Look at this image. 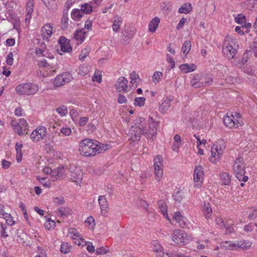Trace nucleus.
I'll list each match as a JSON object with an SVG mask.
<instances>
[{"mask_svg":"<svg viewBox=\"0 0 257 257\" xmlns=\"http://www.w3.org/2000/svg\"><path fill=\"white\" fill-rule=\"evenodd\" d=\"M107 144H100L96 141L85 139L79 144L80 154L85 157H92L96 154H99L108 149Z\"/></svg>","mask_w":257,"mask_h":257,"instance_id":"1","label":"nucleus"},{"mask_svg":"<svg viewBox=\"0 0 257 257\" xmlns=\"http://www.w3.org/2000/svg\"><path fill=\"white\" fill-rule=\"evenodd\" d=\"M146 125V119L142 117L137 118L135 120L134 125L132 126L130 130L132 138L134 137L135 140H139L142 135H144L147 137H150V132L148 128H145Z\"/></svg>","mask_w":257,"mask_h":257,"instance_id":"2","label":"nucleus"},{"mask_svg":"<svg viewBox=\"0 0 257 257\" xmlns=\"http://www.w3.org/2000/svg\"><path fill=\"white\" fill-rule=\"evenodd\" d=\"M233 170L236 178L240 181L246 182L248 177L244 175L245 167L243 163V159L241 157H237L233 165Z\"/></svg>","mask_w":257,"mask_h":257,"instance_id":"3","label":"nucleus"},{"mask_svg":"<svg viewBox=\"0 0 257 257\" xmlns=\"http://www.w3.org/2000/svg\"><path fill=\"white\" fill-rule=\"evenodd\" d=\"M237 47L233 41H230L228 37H226L223 44L222 52L228 60H231L237 53Z\"/></svg>","mask_w":257,"mask_h":257,"instance_id":"4","label":"nucleus"},{"mask_svg":"<svg viewBox=\"0 0 257 257\" xmlns=\"http://www.w3.org/2000/svg\"><path fill=\"white\" fill-rule=\"evenodd\" d=\"M16 91L20 95H33L38 91V87L32 83H22L16 87Z\"/></svg>","mask_w":257,"mask_h":257,"instance_id":"5","label":"nucleus"},{"mask_svg":"<svg viewBox=\"0 0 257 257\" xmlns=\"http://www.w3.org/2000/svg\"><path fill=\"white\" fill-rule=\"evenodd\" d=\"M172 240L177 244H187L192 240V237L184 231L175 229L173 231Z\"/></svg>","mask_w":257,"mask_h":257,"instance_id":"6","label":"nucleus"},{"mask_svg":"<svg viewBox=\"0 0 257 257\" xmlns=\"http://www.w3.org/2000/svg\"><path fill=\"white\" fill-rule=\"evenodd\" d=\"M47 129L43 126H39L33 131L30 138L33 142L43 140L46 136Z\"/></svg>","mask_w":257,"mask_h":257,"instance_id":"7","label":"nucleus"},{"mask_svg":"<svg viewBox=\"0 0 257 257\" xmlns=\"http://www.w3.org/2000/svg\"><path fill=\"white\" fill-rule=\"evenodd\" d=\"M204 176V169L201 165H197L195 167L194 173V186L197 188H200Z\"/></svg>","mask_w":257,"mask_h":257,"instance_id":"8","label":"nucleus"},{"mask_svg":"<svg viewBox=\"0 0 257 257\" xmlns=\"http://www.w3.org/2000/svg\"><path fill=\"white\" fill-rule=\"evenodd\" d=\"M72 78V75L69 72L63 73L56 77L54 81V85L57 87L61 86L69 82Z\"/></svg>","mask_w":257,"mask_h":257,"instance_id":"9","label":"nucleus"},{"mask_svg":"<svg viewBox=\"0 0 257 257\" xmlns=\"http://www.w3.org/2000/svg\"><path fill=\"white\" fill-rule=\"evenodd\" d=\"M222 148L217 145H213L211 149V156L210 161L213 163H216L218 161L223 154Z\"/></svg>","mask_w":257,"mask_h":257,"instance_id":"10","label":"nucleus"},{"mask_svg":"<svg viewBox=\"0 0 257 257\" xmlns=\"http://www.w3.org/2000/svg\"><path fill=\"white\" fill-rule=\"evenodd\" d=\"M234 119V116L232 114L227 113V115L224 117L223 121L225 126L229 128H232L234 126L238 127L239 126H240L238 120Z\"/></svg>","mask_w":257,"mask_h":257,"instance_id":"11","label":"nucleus"},{"mask_svg":"<svg viewBox=\"0 0 257 257\" xmlns=\"http://www.w3.org/2000/svg\"><path fill=\"white\" fill-rule=\"evenodd\" d=\"M148 121L149 125L148 131L150 132V136H151L149 138L152 139L157 135V129L159 126V121L155 120L153 116H150Z\"/></svg>","mask_w":257,"mask_h":257,"instance_id":"12","label":"nucleus"},{"mask_svg":"<svg viewBox=\"0 0 257 257\" xmlns=\"http://www.w3.org/2000/svg\"><path fill=\"white\" fill-rule=\"evenodd\" d=\"M128 81L124 77L121 76L118 78L115 84L116 90L119 91L127 92Z\"/></svg>","mask_w":257,"mask_h":257,"instance_id":"13","label":"nucleus"},{"mask_svg":"<svg viewBox=\"0 0 257 257\" xmlns=\"http://www.w3.org/2000/svg\"><path fill=\"white\" fill-rule=\"evenodd\" d=\"M70 41L63 36H61L59 40L58 43L60 45L61 50L64 52H69L72 50L70 45Z\"/></svg>","mask_w":257,"mask_h":257,"instance_id":"14","label":"nucleus"},{"mask_svg":"<svg viewBox=\"0 0 257 257\" xmlns=\"http://www.w3.org/2000/svg\"><path fill=\"white\" fill-rule=\"evenodd\" d=\"M204 76L201 74H197L192 78L191 84L194 88H199L203 87Z\"/></svg>","mask_w":257,"mask_h":257,"instance_id":"15","label":"nucleus"},{"mask_svg":"<svg viewBox=\"0 0 257 257\" xmlns=\"http://www.w3.org/2000/svg\"><path fill=\"white\" fill-rule=\"evenodd\" d=\"M225 243L228 244V248L229 249H234L238 248L247 249L250 246V244L249 243H247V244H246L245 242L242 241H238L237 243H231L230 242L226 241Z\"/></svg>","mask_w":257,"mask_h":257,"instance_id":"16","label":"nucleus"},{"mask_svg":"<svg viewBox=\"0 0 257 257\" xmlns=\"http://www.w3.org/2000/svg\"><path fill=\"white\" fill-rule=\"evenodd\" d=\"M173 218L179 223L181 228H185L187 224L188 220L179 211L174 213Z\"/></svg>","mask_w":257,"mask_h":257,"instance_id":"17","label":"nucleus"},{"mask_svg":"<svg viewBox=\"0 0 257 257\" xmlns=\"http://www.w3.org/2000/svg\"><path fill=\"white\" fill-rule=\"evenodd\" d=\"M154 168L156 179L158 182L160 181V171L161 169V158L160 156H156L154 159Z\"/></svg>","mask_w":257,"mask_h":257,"instance_id":"18","label":"nucleus"},{"mask_svg":"<svg viewBox=\"0 0 257 257\" xmlns=\"http://www.w3.org/2000/svg\"><path fill=\"white\" fill-rule=\"evenodd\" d=\"M202 211L205 218L208 219L211 218L212 215V210L210 204L208 202H204L201 207Z\"/></svg>","mask_w":257,"mask_h":257,"instance_id":"19","label":"nucleus"},{"mask_svg":"<svg viewBox=\"0 0 257 257\" xmlns=\"http://www.w3.org/2000/svg\"><path fill=\"white\" fill-rule=\"evenodd\" d=\"M52 31V27L50 25V24H47L45 25L42 28V32L43 38L47 40L50 38L53 34Z\"/></svg>","mask_w":257,"mask_h":257,"instance_id":"20","label":"nucleus"},{"mask_svg":"<svg viewBox=\"0 0 257 257\" xmlns=\"http://www.w3.org/2000/svg\"><path fill=\"white\" fill-rule=\"evenodd\" d=\"M38 65L40 67L45 68L49 72L55 71V67L53 66V64H51L48 62L45 59L40 60Z\"/></svg>","mask_w":257,"mask_h":257,"instance_id":"21","label":"nucleus"},{"mask_svg":"<svg viewBox=\"0 0 257 257\" xmlns=\"http://www.w3.org/2000/svg\"><path fill=\"white\" fill-rule=\"evenodd\" d=\"M98 203L100 207L102 213L105 214L108 208V203L104 196H100L98 198Z\"/></svg>","mask_w":257,"mask_h":257,"instance_id":"22","label":"nucleus"},{"mask_svg":"<svg viewBox=\"0 0 257 257\" xmlns=\"http://www.w3.org/2000/svg\"><path fill=\"white\" fill-rule=\"evenodd\" d=\"M86 33V32L84 29H79L75 31L74 35V38L77 41L82 43L85 39Z\"/></svg>","mask_w":257,"mask_h":257,"instance_id":"23","label":"nucleus"},{"mask_svg":"<svg viewBox=\"0 0 257 257\" xmlns=\"http://www.w3.org/2000/svg\"><path fill=\"white\" fill-rule=\"evenodd\" d=\"M246 8L257 13V0H248L244 2Z\"/></svg>","mask_w":257,"mask_h":257,"instance_id":"24","label":"nucleus"},{"mask_svg":"<svg viewBox=\"0 0 257 257\" xmlns=\"http://www.w3.org/2000/svg\"><path fill=\"white\" fill-rule=\"evenodd\" d=\"M160 20L158 17L153 19L149 25V30L150 32H154L159 26Z\"/></svg>","mask_w":257,"mask_h":257,"instance_id":"25","label":"nucleus"},{"mask_svg":"<svg viewBox=\"0 0 257 257\" xmlns=\"http://www.w3.org/2000/svg\"><path fill=\"white\" fill-rule=\"evenodd\" d=\"M196 66L194 64L189 65L188 64L185 63L181 65L179 68L184 73H189L194 71L196 69Z\"/></svg>","mask_w":257,"mask_h":257,"instance_id":"26","label":"nucleus"},{"mask_svg":"<svg viewBox=\"0 0 257 257\" xmlns=\"http://www.w3.org/2000/svg\"><path fill=\"white\" fill-rule=\"evenodd\" d=\"M60 26L63 30L67 28L68 26V14L67 12H63Z\"/></svg>","mask_w":257,"mask_h":257,"instance_id":"27","label":"nucleus"},{"mask_svg":"<svg viewBox=\"0 0 257 257\" xmlns=\"http://www.w3.org/2000/svg\"><path fill=\"white\" fill-rule=\"evenodd\" d=\"M122 23V19L120 17L115 16L113 22L112 29L115 32H117L119 29V26Z\"/></svg>","mask_w":257,"mask_h":257,"instance_id":"28","label":"nucleus"},{"mask_svg":"<svg viewBox=\"0 0 257 257\" xmlns=\"http://www.w3.org/2000/svg\"><path fill=\"white\" fill-rule=\"evenodd\" d=\"M23 145L17 143L15 146L16 150L17 151V160L18 162H20L22 160L23 153L22 152V149L23 148Z\"/></svg>","mask_w":257,"mask_h":257,"instance_id":"29","label":"nucleus"},{"mask_svg":"<svg viewBox=\"0 0 257 257\" xmlns=\"http://www.w3.org/2000/svg\"><path fill=\"white\" fill-rule=\"evenodd\" d=\"M84 15L81 9H74L71 13V18L74 20H78Z\"/></svg>","mask_w":257,"mask_h":257,"instance_id":"30","label":"nucleus"},{"mask_svg":"<svg viewBox=\"0 0 257 257\" xmlns=\"http://www.w3.org/2000/svg\"><path fill=\"white\" fill-rule=\"evenodd\" d=\"M192 7L191 5L189 3H186L183 5L179 9L178 12L180 13L188 14L192 10Z\"/></svg>","mask_w":257,"mask_h":257,"instance_id":"31","label":"nucleus"},{"mask_svg":"<svg viewBox=\"0 0 257 257\" xmlns=\"http://www.w3.org/2000/svg\"><path fill=\"white\" fill-rule=\"evenodd\" d=\"M222 183L225 185H227L230 182V176L227 173L223 172L220 174Z\"/></svg>","mask_w":257,"mask_h":257,"instance_id":"32","label":"nucleus"},{"mask_svg":"<svg viewBox=\"0 0 257 257\" xmlns=\"http://www.w3.org/2000/svg\"><path fill=\"white\" fill-rule=\"evenodd\" d=\"M191 47V42L190 41H185L182 47V51L183 54L186 55L189 52Z\"/></svg>","mask_w":257,"mask_h":257,"instance_id":"33","label":"nucleus"},{"mask_svg":"<svg viewBox=\"0 0 257 257\" xmlns=\"http://www.w3.org/2000/svg\"><path fill=\"white\" fill-rule=\"evenodd\" d=\"M57 113L61 116L63 117L68 113V109L65 105H61L56 109Z\"/></svg>","mask_w":257,"mask_h":257,"instance_id":"34","label":"nucleus"},{"mask_svg":"<svg viewBox=\"0 0 257 257\" xmlns=\"http://www.w3.org/2000/svg\"><path fill=\"white\" fill-rule=\"evenodd\" d=\"M71 246L67 242H63L62 243L60 250L61 252L67 253L70 251Z\"/></svg>","mask_w":257,"mask_h":257,"instance_id":"35","label":"nucleus"},{"mask_svg":"<svg viewBox=\"0 0 257 257\" xmlns=\"http://www.w3.org/2000/svg\"><path fill=\"white\" fill-rule=\"evenodd\" d=\"M146 98L144 97H140L136 98L134 104L136 106L141 107L144 105Z\"/></svg>","mask_w":257,"mask_h":257,"instance_id":"36","label":"nucleus"},{"mask_svg":"<svg viewBox=\"0 0 257 257\" xmlns=\"http://www.w3.org/2000/svg\"><path fill=\"white\" fill-rule=\"evenodd\" d=\"M173 196L175 201L180 202L184 197L185 195L183 191L179 190L175 193Z\"/></svg>","mask_w":257,"mask_h":257,"instance_id":"37","label":"nucleus"},{"mask_svg":"<svg viewBox=\"0 0 257 257\" xmlns=\"http://www.w3.org/2000/svg\"><path fill=\"white\" fill-rule=\"evenodd\" d=\"M81 10L83 12L84 14H89L92 11V7L90 4H85L81 5Z\"/></svg>","mask_w":257,"mask_h":257,"instance_id":"38","label":"nucleus"},{"mask_svg":"<svg viewBox=\"0 0 257 257\" xmlns=\"http://www.w3.org/2000/svg\"><path fill=\"white\" fill-rule=\"evenodd\" d=\"M58 213L61 216H66L71 213V210L69 208H61L57 210Z\"/></svg>","mask_w":257,"mask_h":257,"instance_id":"39","label":"nucleus"},{"mask_svg":"<svg viewBox=\"0 0 257 257\" xmlns=\"http://www.w3.org/2000/svg\"><path fill=\"white\" fill-rule=\"evenodd\" d=\"M89 68L84 65L80 66L79 67L78 73L79 74L84 76L89 72Z\"/></svg>","mask_w":257,"mask_h":257,"instance_id":"40","label":"nucleus"},{"mask_svg":"<svg viewBox=\"0 0 257 257\" xmlns=\"http://www.w3.org/2000/svg\"><path fill=\"white\" fill-rule=\"evenodd\" d=\"M236 22L238 24H242L246 23L245 16L241 14H238L235 18Z\"/></svg>","mask_w":257,"mask_h":257,"instance_id":"41","label":"nucleus"},{"mask_svg":"<svg viewBox=\"0 0 257 257\" xmlns=\"http://www.w3.org/2000/svg\"><path fill=\"white\" fill-rule=\"evenodd\" d=\"M161 245L158 240H153L151 243V247L154 251L158 252L160 249Z\"/></svg>","mask_w":257,"mask_h":257,"instance_id":"42","label":"nucleus"},{"mask_svg":"<svg viewBox=\"0 0 257 257\" xmlns=\"http://www.w3.org/2000/svg\"><path fill=\"white\" fill-rule=\"evenodd\" d=\"M33 8L34 6L33 1L30 0L27 4L26 14L31 15L33 12Z\"/></svg>","mask_w":257,"mask_h":257,"instance_id":"43","label":"nucleus"},{"mask_svg":"<svg viewBox=\"0 0 257 257\" xmlns=\"http://www.w3.org/2000/svg\"><path fill=\"white\" fill-rule=\"evenodd\" d=\"M57 170V174L58 179H62L65 176V171L64 170V167L58 168Z\"/></svg>","mask_w":257,"mask_h":257,"instance_id":"44","label":"nucleus"},{"mask_svg":"<svg viewBox=\"0 0 257 257\" xmlns=\"http://www.w3.org/2000/svg\"><path fill=\"white\" fill-rule=\"evenodd\" d=\"M170 101L171 100L170 99L166 98L162 103V107H163L162 113H163V110L165 111L167 109H168L169 108V107L170 106Z\"/></svg>","mask_w":257,"mask_h":257,"instance_id":"45","label":"nucleus"},{"mask_svg":"<svg viewBox=\"0 0 257 257\" xmlns=\"http://www.w3.org/2000/svg\"><path fill=\"white\" fill-rule=\"evenodd\" d=\"M108 252H109L108 248H104L103 246L97 247L96 249V253L97 255L105 254Z\"/></svg>","mask_w":257,"mask_h":257,"instance_id":"46","label":"nucleus"},{"mask_svg":"<svg viewBox=\"0 0 257 257\" xmlns=\"http://www.w3.org/2000/svg\"><path fill=\"white\" fill-rule=\"evenodd\" d=\"M251 55V51L246 50L243 53L241 59V63L244 64L247 61L248 57Z\"/></svg>","mask_w":257,"mask_h":257,"instance_id":"47","label":"nucleus"},{"mask_svg":"<svg viewBox=\"0 0 257 257\" xmlns=\"http://www.w3.org/2000/svg\"><path fill=\"white\" fill-rule=\"evenodd\" d=\"M19 124L23 128L24 131H26L28 130L29 126L26 119L20 118L19 120Z\"/></svg>","mask_w":257,"mask_h":257,"instance_id":"48","label":"nucleus"},{"mask_svg":"<svg viewBox=\"0 0 257 257\" xmlns=\"http://www.w3.org/2000/svg\"><path fill=\"white\" fill-rule=\"evenodd\" d=\"M48 9H52L55 5V0H42Z\"/></svg>","mask_w":257,"mask_h":257,"instance_id":"49","label":"nucleus"},{"mask_svg":"<svg viewBox=\"0 0 257 257\" xmlns=\"http://www.w3.org/2000/svg\"><path fill=\"white\" fill-rule=\"evenodd\" d=\"M167 62L170 64L169 66V70L173 68L175 66V63L173 57L169 54L167 55Z\"/></svg>","mask_w":257,"mask_h":257,"instance_id":"50","label":"nucleus"},{"mask_svg":"<svg viewBox=\"0 0 257 257\" xmlns=\"http://www.w3.org/2000/svg\"><path fill=\"white\" fill-rule=\"evenodd\" d=\"M89 51L88 49L85 48L82 50L81 54L79 55V58L80 60L83 61L86 56L89 54Z\"/></svg>","mask_w":257,"mask_h":257,"instance_id":"51","label":"nucleus"},{"mask_svg":"<svg viewBox=\"0 0 257 257\" xmlns=\"http://www.w3.org/2000/svg\"><path fill=\"white\" fill-rule=\"evenodd\" d=\"M102 76L101 74L98 71L95 72L93 76L92 77V80L94 81H97L98 83L101 82Z\"/></svg>","mask_w":257,"mask_h":257,"instance_id":"52","label":"nucleus"},{"mask_svg":"<svg viewBox=\"0 0 257 257\" xmlns=\"http://www.w3.org/2000/svg\"><path fill=\"white\" fill-rule=\"evenodd\" d=\"M14 55L12 52H10L7 56L6 63L9 65H12L13 64Z\"/></svg>","mask_w":257,"mask_h":257,"instance_id":"53","label":"nucleus"},{"mask_svg":"<svg viewBox=\"0 0 257 257\" xmlns=\"http://www.w3.org/2000/svg\"><path fill=\"white\" fill-rule=\"evenodd\" d=\"M161 77V72L160 71H156L154 73L153 76V81L157 83L159 82L160 80Z\"/></svg>","mask_w":257,"mask_h":257,"instance_id":"54","label":"nucleus"},{"mask_svg":"<svg viewBox=\"0 0 257 257\" xmlns=\"http://www.w3.org/2000/svg\"><path fill=\"white\" fill-rule=\"evenodd\" d=\"M131 82L133 84L137 82V80L139 79V76L135 71H133L131 74Z\"/></svg>","mask_w":257,"mask_h":257,"instance_id":"55","label":"nucleus"},{"mask_svg":"<svg viewBox=\"0 0 257 257\" xmlns=\"http://www.w3.org/2000/svg\"><path fill=\"white\" fill-rule=\"evenodd\" d=\"M251 53H253L254 55L257 58V41H254L250 46Z\"/></svg>","mask_w":257,"mask_h":257,"instance_id":"56","label":"nucleus"},{"mask_svg":"<svg viewBox=\"0 0 257 257\" xmlns=\"http://www.w3.org/2000/svg\"><path fill=\"white\" fill-rule=\"evenodd\" d=\"M85 224L90 227L93 228L94 225V219L92 216H90L85 220Z\"/></svg>","mask_w":257,"mask_h":257,"instance_id":"57","label":"nucleus"},{"mask_svg":"<svg viewBox=\"0 0 257 257\" xmlns=\"http://www.w3.org/2000/svg\"><path fill=\"white\" fill-rule=\"evenodd\" d=\"M13 130L19 136L23 135L24 132H25L24 131L23 128L20 126V125L19 123L15 127H14Z\"/></svg>","mask_w":257,"mask_h":257,"instance_id":"58","label":"nucleus"},{"mask_svg":"<svg viewBox=\"0 0 257 257\" xmlns=\"http://www.w3.org/2000/svg\"><path fill=\"white\" fill-rule=\"evenodd\" d=\"M213 82V79L211 77H204L203 80V87L211 85Z\"/></svg>","mask_w":257,"mask_h":257,"instance_id":"59","label":"nucleus"},{"mask_svg":"<svg viewBox=\"0 0 257 257\" xmlns=\"http://www.w3.org/2000/svg\"><path fill=\"white\" fill-rule=\"evenodd\" d=\"M44 226L48 229H50L51 227L55 226V222L51 220H47L44 224Z\"/></svg>","mask_w":257,"mask_h":257,"instance_id":"60","label":"nucleus"},{"mask_svg":"<svg viewBox=\"0 0 257 257\" xmlns=\"http://www.w3.org/2000/svg\"><path fill=\"white\" fill-rule=\"evenodd\" d=\"M51 176V180L53 181H55L56 180H58V174H57V169L55 170H52V172L50 174Z\"/></svg>","mask_w":257,"mask_h":257,"instance_id":"61","label":"nucleus"},{"mask_svg":"<svg viewBox=\"0 0 257 257\" xmlns=\"http://www.w3.org/2000/svg\"><path fill=\"white\" fill-rule=\"evenodd\" d=\"M61 133L63 135L69 136L71 133V130L69 127H62L60 131Z\"/></svg>","mask_w":257,"mask_h":257,"instance_id":"62","label":"nucleus"},{"mask_svg":"<svg viewBox=\"0 0 257 257\" xmlns=\"http://www.w3.org/2000/svg\"><path fill=\"white\" fill-rule=\"evenodd\" d=\"M257 217V209L253 210L248 215V218L250 220H254Z\"/></svg>","mask_w":257,"mask_h":257,"instance_id":"63","label":"nucleus"},{"mask_svg":"<svg viewBox=\"0 0 257 257\" xmlns=\"http://www.w3.org/2000/svg\"><path fill=\"white\" fill-rule=\"evenodd\" d=\"M117 101L119 103L122 104L126 103L127 101V99L123 95L119 94L117 97Z\"/></svg>","mask_w":257,"mask_h":257,"instance_id":"64","label":"nucleus"}]
</instances>
